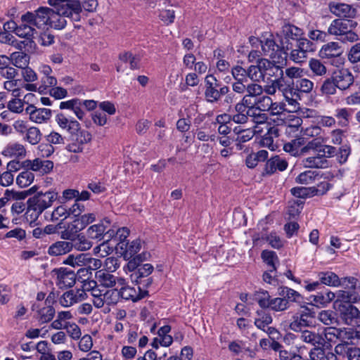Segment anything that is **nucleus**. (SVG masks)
Segmentation results:
<instances>
[{
  "mask_svg": "<svg viewBox=\"0 0 360 360\" xmlns=\"http://www.w3.org/2000/svg\"><path fill=\"white\" fill-rule=\"evenodd\" d=\"M58 198V193L53 191L37 192L27 200L37 207L41 212L51 207L53 202Z\"/></svg>",
  "mask_w": 360,
  "mask_h": 360,
  "instance_id": "f8f14e48",
  "label": "nucleus"
},
{
  "mask_svg": "<svg viewBox=\"0 0 360 360\" xmlns=\"http://www.w3.org/2000/svg\"><path fill=\"white\" fill-rule=\"evenodd\" d=\"M56 121L60 128L67 129L70 134L77 131L79 129V123L74 119H68L63 113H58L56 116Z\"/></svg>",
  "mask_w": 360,
  "mask_h": 360,
  "instance_id": "bb28decb",
  "label": "nucleus"
},
{
  "mask_svg": "<svg viewBox=\"0 0 360 360\" xmlns=\"http://www.w3.org/2000/svg\"><path fill=\"white\" fill-rule=\"evenodd\" d=\"M302 165L307 168L325 169L329 167V162L319 153L314 156L303 159Z\"/></svg>",
  "mask_w": 360,
  "mask_h": 360,
  "instance_id": "b1692460",
  "label": "nucleus"
},
{
  "mask_svg": "<svg viewBox=\"0 0 360 360\" xmlns=\"http://www.w3.org/2000/svg\"><path fill=\"white\" fill-rule=\"evenodd\" d=\"M261 257L264 263L269 267V271H276V262H278V257L274 251L264 250L262 252Z\"/></svg>",
  "mask_w": 360,
  "mask_h": 360,
  "instance_id": "ea45409f",
  "label": "nucleus"
},
{
  "mask_svg": "<svg viewBox=\"0 0 360 360\" xmlns=\"http://www.w3.org/2000/svg\"><path fill=\"white\" fill-rule=\"evenodd\" d=\"M303 34L302 29L294 25L288 23L282 27V30L280 34H276V38H278L279 42H281L285 46L286 51H288L289 49L292 48V45L302 37Z\"/></svg>",
  "mask_w": 360,
  "mask_h": 360,
  "instance_id": "1a4fd4ad",
  "label": "nucleus"
},
{
  "mask_svg": "<svg viewBox=\"0 0 360 360\" xmlns=\"http://www.w3.org/2000/svg\"><path fill=\"white\" fill-rule=\"evenodd\" d=\"M255 135V131L251 129H245L240 135L234 137L235 142H236V148L239 150L243 148V143L251 140Z\"/></svg>",
  "mask_w": 360,
  "mask_h": 360,
  "instance_id": "8fccbe9b",
  "label": "nucleus"
},
{
  "mask_svg": "<svg viewBox=\"0 0 360 360\" xmlns=\"http://www.w3.org/2000/svg\"><path fill=\"white\" fill-rule=\"evenodd\" d=\"M323 146V139L321 137L313 139L308 141L304 146L302 147V153H307L309 150H315L319 153Z\"/></svg>",
  "mask_w": 360,
  "mask_h": 360,
  "instance_id": "69168bd1",
  "label": "nucleus"
},
{
  "mask_svg": "<svg viewBox=\"0 0 360 360\" xmlns=\"http://www.w3.org/2000/svg\"><path fill=\"white\" fill-rule=\"evenodd\" d=\"M357 22L352 19L338 18L332 21L328 29V34L340 36L354 29Z\"/></svg>",
  "mask_w": 360,
  "mask_h": 360,
  "instance_id": "ddd939ff",
  "label": "nucleus"
},
{
  "mask_svg": "<svg viewBox=\"0 0 360 360\" xmlns=\"http://www.w3.org/2000/svg\"><path fill=\"white\" fill-rule=\"evenodd\" d=\"M1 154L9 158H24L26 155V150L24 146L19 143H10L4 148Z\"/></svg>",
  "mask_w": 360,
  "mask_h": 360,
  "instance_id": "a878e982",
  "label": "nucleus"
},
{
  "mask_svg": "<svg viewBox=\"0 0 360 360\" xmlns=\"http://www.w3.org/2000/svg\"><path fill=\"white\" fill-rule=\"evenodd\" d=\"M82 230V229L79 224V221L75 219L72 222L69 223L65 230L61 232V238L68 240H72L79 235L78 233Z\"/></svg>",
  "mask_w": 360,
  "mask_h": 360,
  "instance_id": "72a5a7b5",
  "label": "nucleus"
},
{
  "mask_svg": "<svg viewBox=\"0 0 360 360\" xmlns=\"http://www.w3.org/2000/svg\"><path fill=\"white\" fill-rule=\"evenodd\" d=\"M25 139L27 140L30 144L35 145L39 143L41 137V133L40 130L35 127L28 128Z\"/></svg>",
  "mask_w": 360,
  "mask_h": 360,
  "instance_id": "4d7b16f0",
  "label": "nucleus"
},
{
  "mask_svg": "<svg viewBox=\"0 0 360 360\" xmlns=\"http://www.w3.org/2000/svg\"><path fill=\"white\" fill-rule=\"evenodd\" d=\"M358 280L354 277H345L342 279V285L346 290H338L335 295V309L352 305L360 300V296L356 291Z\"/></svg>",
  "mask_w": 360,
  "mask_h": 360,
  "instance_id": "f03ea898",
  "label": "nucleus"
},
{
  "mask_svg": "<svg viewBox=\"0 0 360 360\" xmlns=\"http://www.w3.org/2000/svg\"><path fill=\"white\" fill-rule=\"evenodd\" d=\"M110 225V220L108 218H104L98 224L89 226L86 230V234L89 238L100 241L104 239V233Z\"/></svg>",
  "mask_w": 360,
  "mask_h": 360,
  "instance_id": "aec40b11",
  "label": "nucleus"
},
{
  "mask_svg": "<svg viewBox=\"0 0 360 360\" xmlns=\"http://www.w3.org/2000/svg\"><path fill=\"white\" fill-rule=\"evenodd\" d=\"M34 175L30 170L21 172L16 178V184L20 188H25L30 186L34 181Z\"/></svg>",
  "mask_w": 360,
  "mask_h": 360,
  "instance_id": "49530a36",
  "label": "nucleus"
},
{
  "mask_svg": "<svg viewBox=\"0 0 360 360\" xmlns=\"http://www.w3.org/2000/svg\"><path fill=\"white\" fill-rule=\"evenodd\" d=\"M149 257L150 254L148 252H143L130 259L127 264V269L132 272L131 274V281L143 289L148 288L153 283V278L149 276L153 271V266L148 263L142 264Z\"/></svg>",
  "mask_w": 360,
  "mask_h": 360,
  "instance_id": "f257e3e1",
  "label": "nucleus"
},
{
  "mask_svg": "<svg viewBox=\"0 0 360 360\" xmlns=\"http://www.w3.org/2000/svg\"><path fill=\"white\" fill-rule=\"evenodd\" d=\"M231 75L235 80V82H248V75L247 73L246 69L243 68L242 66L236 65L231 69Z\"/></svg>",
  "mask_w": 360,
  "mask_h": 360,
  "instance_id": "e2e57ef3",
  "label": "nucleus"
},
{
  "mask_svg": "<svg viewBox=\"0 0 360 360\" xmlns=\"http://www.w3.org/2000/svg\"><path fill=\"white\" fill-rule=\"evenodd\" d=\"M309 68L316 76H323L327 72L325 65L319 59L311 58L309 61Z\"/></svg>",
  "mask_w": 360,
  "mask_h": 360,
  "instance_id": "a18cd8bd",
  "label": "nucleus"
},
{
  "mask_svg": "<svg viewBox=\"0 0 360 360\" xmlns=\"http://www.w3.org/2000/svg\"><path fill=\"white\" fill-rule=\"evenodd\" d=\"M319 174L316 171L307 170L300 173L295 179V181L300 184H312Z\"/></svg>",
  "mask_w": 360,
  "mask_h": 360,
  "instance_id": "09e8293b",
  "label": "nucleus"
},
{
  "mask_svg": "<svg viewBox=\"0 0 360 360\" xmlns=\"http://www.w3.org/2000/svg\"><path fill=\"white\" fill-rule=\"evenodd\" d=\"M351 116V110L347 108H338L335 110V117L338 120V124L341 127H347Z\"/></svg>",
  "mask_w": 360,
  "mask_h": 360,
  "instance_id": "864d4df0",
  "label": "nucleus"
},
{
  "mask_svg": "<svg viewBox=\"0 0 360 360\" xmlns=\"http://www.w3.org/2000/svg\"><path fill=\"white\" fill-rule=\"evenodd\" d=\"M257 314L258 317L255 319L254 323L257 328L265 331V328L272 323L273 319L270 314L264 311H257Z\"/></svg>",
  "mask_w": 360,
  "mask_h": 360,
  "instance_id": "58836bf2",
  "label": "nucleus"
},
{
  "mask_svg": "<svg viewBox=\"0 0 360 360\" xmlns=\"http://www.w3.org/2000/svg\"><path fill=\"white\" fill-rule=\"evenodd\" d=\"M319 320L325 325H333L337 323V314L331 310H323L319 312Z\"/></svg>",
  "mask_w": 360,
  "mask_h": 360,
  "instance_id": "5fc2aeb1",
  "label": "nucleus"
},
{
  "mask_svg": "<svg viewBox=\"0 0 360 360\" xmlns=\"http://www.w3.org/2000/svg\"><path fill=\"white\" fill-rule=\"evenodd\" d=\"M338 89L341 91L349 89L354 82V77L347 68L336 70L332 74Z\"/></svg>",
  "mask_w": 360,
  "mask_h": 360,
  "instance_id": "4468645a",
  "label": "nucleus"
},
{
  "mask_svg": "<svg viewBox=\"0 0 360 360\" xmlns=\"http://www.w3.org/2000/svg\"><path fill=\"white\" fill-rule=\"evenodd\" d=\"M23 166L30 167L32 171L39 172L44 174L49 173L53 169V162L48 160L36 158L32 161H25Z\"/></svg>",
  "mask_w": 360,
  "mask_h": 360,
  "instance_id": "4be33fe9",
  "label": "nucleus"
},
{
  "mask_svg": "<svg viewBox=\"0 0 360 360\" xmlns=\"http://www.w3.org/2000/svg\"><path fill=\"white\" fill-rule=\"evenodd\" d=\"M276 35L266 32L261 37L260 45L264 55L272 60L278 59V62H281V60L286 59L288 53L281 42L279 44L276 42Z\"/></svg>",
  "mask_w": 360,
  "mask_h": 360,
  "instance_id": "7ed1b4c3",
  "label": "nucleus"
},
{
  "mask_svg": "<svg viewBox=\"0 0 360 360\" xmlns=\"http://www.w3.org/2000/svg\"><path fill=\"white\" fill-rule=\"evenodd\" d=\"M36 32V30L32 25L22 22V25L18 26L15 34L19 37L25 38L27 40L26 44H28V43L33 42L32 39Z\"/></svg>",
  "mask_w": 360,
  "mask_h": 360,
  "instance_id": "473e14b6",
  "label": "nucleus"
},
{
  "mask_svg": "<svg viewBox=\"0 0 360 360\" xmlns=\"http://www.w3.org/2000/svg\"><path fill=\"white\" fill-rule=\"evenodd\" d=\"M335 309L340 312L341 319L346 324L354 326L358 323V320L360 319V311L356 307L348 305Z\"/></svg>",
  "mask_w": 360,
  "mask_h": 360,
  "instance_id": "a211bd4d",
  "label": "nucleus"
},
{
  "mask_svg": "<svg viewBox=\"0 0 360 360\" xmlns=\"http://www.w3.org/2000/svg\"><path fill=\"white\" fill-rule=\"evenodd\" d=\"M328 8L330 11L339 18L353 19L357 13L355 8L345 3L330 2Z\"/></svg>",
  "mask_w": 360,
  "mask_h": 360,
  "instance_id": "dca6fc26",
  "label": "nucleus"
},
{
  "mask_svg": "<svg viewBox=\"0 0 360 360\" xmlns=\"http://www.w3.org/2000/svg\"><path fill=\"white\" fill-rule=\"evenodd\" d=\"M309 326V321L300 313L292 316V321L290 323V328L295 332L302 331V328Z\"/></svg>",
  "mask_w": 360,
  "mask_h": 360,
  "instance_id": "a19ab883",
  "label": "nucleus"
},
{
  "mask_svg": "<svg viewBox=\"0 0 360 360\" xmlns=\"http://www.w3.org/2000/svg\"><path fill=\"white\" fill-rule=\"evenodd\" d=\"M51 8L40 6L34 11H27L21 15L22 22L32 25L34 27L44 29L49 25Z\"/></svg>",
  "mask_w": 360,
  "mask_h": 360,
  "instance_id": "0eeeda50",
  "label": "nucleus"
},
{
  "mask_svg": "<svg viewBox=\"0 0 360 360\" xmlns=\"http://www.w3.org/2000/svg\"><path fill=\"white\" fill-rule=\"evenodd\" d=\"M278 295L288 302H300L302 300V295L296 290L286 286H281L278 289Z\"/></svg>",
  "mask_w": 360,
  "mask_h": 360,
  "instance_id": "c9c22d12",
  "label": "nucleus"
},
{
  "mask_svg": "<svg viewBox=\"0 0 360 360\" xmlns=\"http://www.w3.org/2000/svg\"><path fill=\"white\" fill-rule=\"evenodd\" d=\"M51 116V110L47 108H37L30 119L32 122L42 123L49 120Z\"/></svg>",
  "mask_w": 360,
  "mask_h": 360,
  "instance_id": "603ef678",
  "label": "nucleus"
},
{
  "mask_svg": "<svg viewBox=\"0 0 360 360\" xmlns=\"http://www.w3.org/2000/svg\"><path fill=\"white\" fill-rule=\"evenodd\" d=\"M342 51L337 42H329L323 45L320 51V56L323 58H331L341 55Z\"/></svg>",
  "mask_w": 360,
  "mask_h": 360,
  "instance_id": "c85d7f7f",
  "label": "nucleus"
},
{
  "mask_svg": "<svg viewBox=\"0 0 360 360\" xmlns=\"http://www.w3.org/2000/svg\"><path fill=\"white\" fill-rule=\"evenodd\" d=\"M70 134L72 141L82 146L90 142L92 138L90 132L84 129H81L80 124L79 125L77 131L70 132Z\"/></svg>",
  "mask_w": 360,
  "mask_h": 360,
  "instance_id": "37998d69",
  "label": "nucleus"
},
{
  "mask_svg": "<svg viewBox=\"0 0 360 360\" xmlns=\"http://www.w3.org/2000/svg\"><path fill=\"white\" fill-rule=\"evenodd\" d=\"M316 191L317 190L314 187H295L291 189V193L299 198H306L313 196Z\"/></svg>",
  "mask_w": 360,
  "mask_h": 360,
  "instance_id": "6e6d98bb",
  "label": "nucleus"
},
{
  "mask_svg": "<svg viewBox=\"0 0 360 360\" xmlns=\"http://www.w3.org/2000/svg\"><path fill=\"white\" fill-rule=\"evenodd\" d=\"M306 143L304 138H297L291 141L285 143L283 146V150L289 153L292 156H299L303 155L302 146Z\"/></svg>",
  "mask_w": 360,
  "mask_h": 360,
  "instance_id": "c756f323",
  "label": "nucleus"
},
{
  "mask_svg": "<svg viewBox=\"0 0 360 360\" xmlns=\"http://www.w3.org/2000/svg\"><path fill=\"white\" fill-rule=\"evenodd\" d=\"M304 201L297 200L291 203L288 207V219H295L303 208Z\"/></svg>",
  "mask_w": 360,
  "mask_h": 360,
  "instance_id": "0e129e2a",
  "label": "nucleus"
},
{
  "mask_svg": "<svg viewBox=\"0 0 360 360\" xmlns=\"http://www.w3.org/2000/svg\"><path fill=\"white\" fill-rule=\"evenodd\" d=\"M72 250L70 241H57L51 245L48 249V254L51 256H61Z\"/></svg>",
  "mask_w": 360,
  "mask_h": 360,
  "instance_id": "cd10ccee",
  "label": "nucleus"
},
{
  "mask_svg": "<svg viewBox=\"0 0 360 360\" xmlns=\"http://www.w3.org/2000/svg\"><path fill=\"white\" fill-rule=\"evenodd\" d=\"M272 106L273 100L269 96H262L257 98L256 111H269Z\"/></svg>",
  "mask_w": 360,
  "mask_h": 360,
  "instance_id": "052dcab7",
  "label": "nucleus"
},
{
  "mask_svg": "<svg viewBox=\"0 0 360 360\" xmlns=\"http://www.w3.org/2000/svg\"><path fill=\"white\" fill-rule=\"evenodd\" d=\"M257 82H248L245 89V95L257 97L260 96L263 92L262 86L257 83Z\"/></svg>",
  "mask_w": 360,
  "mask_h": 360,
  "instance_id": "338daca9",
  "label": "nucleus"
},
{
  "mask_svg": "<svg viewBox=\"0 0 360 360\" xmlns=\"http://www.w3.org/2000/svg\"><path fill=\"white\" fill-rule=\"evenodd\" d=\"M52 272L57 276L56 285L60 289L71 288L76 282V274L70 269L61 267Z\"/></svg>",
  "mask_w": 360,
  "mask_h": 360,
  "instance_id": "2eb2a0df",
  "label": "nucleus"
},
{
  "mask_svg": "<svg viewBox=\"0 0 360 360\" xmlns=\"http://www.w3.org/2000/svg\"><path fill=\"white\" fill-rule=\"evenodd\" d=\"M117 250H120L121 255L125 260L132 259L141 248V243L139 239L132 240L131 243H117Z\"/></svg>",
  "mask_w": 360,
  "mask_h": 360,
  "instance_id": "f3484780",
  "label": "nucleus"
},
{
  "mask_svg": "<svg viewBox=\"0 0 360 360\" xmlns=\"http://www.w3.org/2000/svg\"><path fill=\"white\" fill-rule=\"evenodd\" d=\"M205 97L209 103H216L222 96L229 92V86L221 84L214 75H208L205 78Z\"/></svg>",
  "mask_w": 360,
  "mask_h": 360,
  "instance_id": "39448f33",
  "label": "nucleus"
},
{
  "mask_svg": "<svg viewBox=\"0 0 360 360\" xmlns=\"http://www.w3.org/2000/svg\"><path fill=\"white\" fill-rule=\"evenodd\" d=\"M295 87L298 89L300 95L303 93H310L314 87V83L311 80L306 78H299L294 80Z\"/></svg>",
  "mask_w": 360,
  "mask_h": 360,
  "instance_id": "3c124183",
  "label": "nucleus"
},
{
  "mask_svg": "<svg viewBox=\"0 0 360 360\" xmlns=\"http://www.w3.org/2000/svg\"><path fill=\"white\" fill-rule=\"evenodd\" d=\"M96 278L100 284L105 288L113 287L116 283V277L103 270L96 272Z\"/></svg>",
  "mask_w": 360,
  "mask_h": 360,
  "instance_id": "e433bc0d",
  "label": "nucleus"
},
{
  "mask_svg": "<svg viewBox=\"0 0 360 360\" xmlns=\"http://www.w3.org/2000/svg\"><path fill=\"white\" fill-rule=\"evenodd\" d=\"M335 298L334 292L323 287V290L317 292L316 295H311L308 300L316 307H324Z\"/></svg>",
  "mask_w": 360,
  "mask_h": 360,
  "instance_id": "6ab92c4d",
  "label": "nucleus"
},
{
  "mask_svg": "<svg viewBox=\"0 0 360 360\" xmlns=\"http://www.w3.org/2000/svg\"><path fill=\"white\" fill-rule=\"evenodd\" d=\"M57 84V79L53 76H43L41 78V85L38 90L40 93H44L48 88L53 87Z\"/></svg>",
  "mask_w": 360,
  "mask_h": 360,
  "instance_id": "774afa93",
  "label": "nucleus"
},
{
  "mask_svg": "<svg viewBox=\"0 0 360 360\" xmlns=\"http://www.w3.org/2000/svg\"><path fill=\"white\" fill-rule=\"evenodd\" d=\"M50 18L49 19L48 27L55 30H63L67 25V16L61 13L59 10L51 8Z\"/></svg>",
  "mask_w": 360,
  "mask_h": 360,
  "instance_id": "5701e85b",
  "label": "nucleus"
},
{
  "mask_svg": "<svg viewBox=\"0 0 360 360\" xmlns=\"http://www.w3.org/2000/svg\"><path fill=\"white\" fill-rule=\"evenodd\" d=\"M300 339L303 342L314 346V348L310 352V358L311 360H315V357L318 359L323 358V347L326 346V342L321 335L316 332L304 330L302 331Z\"/></svg>",
  "mask_w": 360,
  "mask_h": 360,
  "instance_id": "423d86ee",
  "label": "nucleus"
},
{
  "mask_svg": "<svg viewBox=\"0 0 360 360\" xmlns=\"http://www.w3.org/2000/svg\"><path fill=\"white\" fill-rule=\"evenodd\" d=\"M269 153L265 150L249 154L245 159V165L248 168H255L258 162H264L268 158Z\"/></svg>",
  "mask_w": 360,
  "mask_h": 360,
  "instance_id": "2f4dec72",
  "label": "nucleus"
},
{
  "mask_svg": "<svg viewBox=\"0 0 360 360\" xmlns=\"http://www.w3.org/2000/svg\"><path fill=\"white\" fill-rule=\"evenodd\" d=\"M288 165L285 159L278 155H275L267 160L264 174L271 175L276 171L283 172L287 169Z\"/></svg>",
  "mask_w": 360,
  "mask_h": 360,
  "instance_id": "412c9836",
  "label": "nucleus"
},
{
  "mask_svg": "<svg viewBox=\"0 0 360 360\" xmlns=\"http://www.w3.org/2000/svg\"><path fill=\"white\" fill-rule=\"evenodd\" d=\"M318 278L321 285L335 287L342 285V280L339 278L337 274L332 271H321L318 274Z\"/></svg>",
  "mask_w": 360,
  "mask_h": 360,
  "instance_id": "7c9ffc66",
  "label": "nucleus"
},
{
  "mask_svg": "<svg viewBox=\"0 0 360 360\" xmlns=\"http://www.w3.org/2000/svg\"><path fill=\"white\" fill-rule=\"evenodd\" d=\"M289 307L288 300L282 297L271 299L269 308L275 311H282Z\"/></svg>",
  "mask_w": 360,
  "mask_h": 360,
  "instance_id": "bf43d9fd",
  "label": "nucleus"
},
{
  "mask_svg": "<svg viewBox=\"0 0 360 360\" xmlns=\"http://www.w3.org/2000/svg\"><path fill=\"white\" fill-rule=\"evenodd\" d=\"M48 4L72 21L78 22L81 19L82 8L79 0H48Z\"/></svg>",
  "mask_w": 360,
  "mask_h": 360,
  "instance_id": "20e7f679",
  "label": "nucleus"
},
{
  "mask_svg": "<svg viewBox=\"0 0 360 360\" xmlns=\"http://www.w3.org/2000/svg\"><path fill=\"white\" fill-rule=\"evenodd\" d=\"M263 68L264 58L258 59L256 65H251L246 69L248 78L252 82H259L260 81H264Z\"/></svg>",
  "mask_w": 360,
  "mask_h": 360,
  "instance_id": "393cba45",
  "label": "nucleus"
},
{
  "mask_svg": "<svg viewBox=\"0 0 360 360\" xmlns=\"http://www.w3.org/2000/svg\"><path fill=\"white\" fill-rule=\"evenodd\" d=\"M286 59L281 60V62H278V59L270 60L266 58H264V79L266 77L267 79H278L284 80V72L283 65H285Z\"/></svg>",
  "mask_w": 360,
  "mask_h": 360,
  "instance_id": "9d476101",
  "label": "nucleus"
},
{
  "mask_svg": "<svg viewBox=\"0 0 360 360\" xmlns=\"http://www.w3.org/2000/svg\"><path fill=\"white\" fill-rule=\"evenodd\" d=\"M254 297L261 308H269L271 299L268 291L261 289L255 292Z\"/></svg>",
  "mask_w": 360,
  "mask_h": 360,
  "instance_id": "de8ad7c7",
  "label": "nucleus"
},
{
  "mask_svg": "<svg viewBox=\"0 0 360 360\" xmlns=\"http://www.w3.org/2000/svg\"><path fill=\"white\" fill-rule=\"evenodd\" d=\"M77 297L75 290H70L64 292L59 298V303L62 307H68L77 303Z\"/></svg>",
  "mask_w": 360,
  "mask_h": 360,
  "instance_id": "13d9d810",
  "label": "nucleus"
},
{
  "mask_svg": "<svg viewBox=\"0 0 360 360\" xmlns=\"http://www.w3.org/2000/svg\"><path fill=\"white\" fill-rule=\"evenodd\" d=\"M282 84L281 92L285 101L292 108V110L296 111L300 108L298 101L301 100L302 96L295 87L294 80L285 79Z\"/></svg>",
  "mask_w": 360,
  "mask_h": 360,
  "instance_id": "9b49d317",
  "label": "nucleus"
},
{
  "mask_svg": "<svg viewBox=\"0 0 360 360\" xmlns=\"http://www.w3.org/2000/svg\"><path fill=\"white\" fill-rule=\"evenodd\" d=\"M337 89H338L333 75L325 79L321 86V93L326 96L335 95L337 93Z\"/></svg>",
  "mask_w": 360,
  "mask_h": 360,
  "instance_id": "79ce46f5",
  "label": "nucleus"
},
{
  "mask_svg": "<svg viewBox=\"0 0 360 360\" xmlns=\"http://www.w3.org/2000/svg\"><path fill=\"white\" fill-rule=\"evenodd\" d=\"M56 314V310L53 306L41 307L37 310L38 319L41 323L50 322Z\"/></svg>",
  "mask_w": 360,
  "mask_h": 360,
  "instance_id": "c03bdc74",
  "label": "nucleus"
},
{
  "mask_svg": "<svg viewBox=\"0 0 360 360\" xmlns=\"http://www.w3.org/2000/svg\"><path fill=\"white\" fill-rule=\"evenodd\" d=\"M114 295L113 300L109 302H117L119 297L125 300H131L137 302L144 298L148 295V291L140 285H137V288L130 286H124L120 290L117 289L109 290L108 295Z\"/></svg>",
  "mask_w": 360,
  "mask_h": 360,
  "instance_id": "6e6552de",
  "label": "nucleus"
},
{
  "mask_svg": "<svg viewBox=\"0 0 360 360\" xmlns=\"http://www.w3.org/2000/svg\"><path fill=\"white\" fill-rule=\"evenodd\" d=\"M41 213L37 207L30 204L28 200L27 201L25 219L30 224V226H34L37 224V221Z\"/></svg>",
  "mask_w": 360,
  "mask_h": 360,
  "instance_id": "4c0bfd02",
  "label": "nucleus"
},
{
  "mask_svg": "<svg viewBox=\"0 0 360 360\" xmlns=\"http://www.w3.org/2000/svg\"><path fill=\"white\" fill-rule=\"evenodd\" d=\"M294 45L295 47L298 48L306 55L308 52H312L315 50L314 44L309 39L302 37L296 41Z\"/></svg>",
  "mask_w": 360,
  "mask_h": 360,
  "instance_id": "680f3d73",
  "label": "nucleus"
},
{
  "mask_svg": "<svg viewBox=\"0 0 360 360\" xmlns=\"http://www.w3.org/2000/svg\"><path fill=\"white\" fill-rule=\"evenodd\" d=\"M71 249L75 248L79 251H86L93 246V243L84 235L79 234L74 239L70 240Z\"/></svg>",
  "mask_w": 360,
  "mask_h": 360,
  "instance_id": "f704fd0d",
  "label": "nucleus"
}]
</instances>
